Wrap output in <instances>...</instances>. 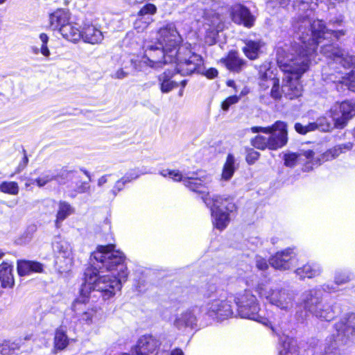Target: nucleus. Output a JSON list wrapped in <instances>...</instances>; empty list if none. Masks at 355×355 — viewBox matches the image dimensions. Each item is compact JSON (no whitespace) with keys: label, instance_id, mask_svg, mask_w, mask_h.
I'll return each instance as SVG.
<instances>
[{"label":"nucleus","instance_id":"f257e3e1","mask_svg":"<svg viewBox=\"0 0 355 355\" xmlns=\"http://www.w3.org/2000/svg\"><path fill=\"white\" fill-rule=\"evenodd\" d=\"M294 27L300 42L285 49L278 48L277 51V61L284 72L286 81L282 87V92L289 99L301 96L302 87L299 80L309 69L311 62L315 61L316 49L322 40L332 37L338 40L345 34L343 30H328L322 21H311L307 17L299 19Z\"/></svg>","mask_w":355,"mask_h":355},{"label":"nucleus","instance_id":"f03ea898","mask_svg":"<svg viewBox=\"0 0 355 355\" xmlns=\"http://www.w3.org/2000/svg\"><path fill=\"white\" fill-rule=\"evenodd\" d=\"M114 248L112 244L98 245L90 257L94 269L85 272V286H91L89 288L101 293L104 300H110L121 291L128 275L125 257Z\"/></svg>","mask_w":355,"mask_h":355},{"label":"nucleus","instance_id":"7ed1b4c3","mask_svg":"<svg viewBox=\"0 0 355 355\" xmlns=\"http://www.w3.org/2000/svg\"><path fill=\"white\" fill-rule=\"evenodd\" d=\"M321 53L326 57L333 59L345 69V71H338L326 75L324 77V80L334 83L338 92L347 88L355 92V57L349 55L343 49L331 44H323L321 46Z\"/></svg>","mask_w":355,"mask_h":355},{"label":"nucleus","instance_id":"20e7f679","mask_svg":"<svg viewBox=\"0 0 355 355\" xmlns=\"http://www.w3.org/2000/svg\"><path fill=\"white\" fill-rule=\"evenodd\" d=\"M335 332L325 340L324 355L340 354L341 347L355 343V314L351 313L334 325Z\"/></svg>","mask_w":355,"mask_h":355},{"label":"nucleus","instance_id":"39448f33","mask_svg":"<svg viewBox=\"0 0 355 355\" xmlns=\"http://www.w3.org/2000/svg\"><path fill=\"white\" fill-rule=\"evenodd\" d=\"M253 133L261 132L268 135V137L257 135L252 139V145L259 150H277L285 146L288 141L287 125L283 121H278L272 125L263 127H252Z\"/></svg>","mask_w":355,"mask_h":355},{"label":"nucleus","instance_id":"423d86ee","mask_svg":"<svg viewBox=\"0 0 355 355\" xmlns=\"http://www.w3.org/2000/svg\"><path fill=\"white\" fill-rule=\"evenodd\" d=\"M202 195L203 202L211 210L213 225L220 231L225 230L230 222V213L236 209L232 200L217 195L210 197L207 191Z\"/></svg>","mask_w":355,"mask_h":355},{"label":"nucleus","instance_id":"0eeeda50","mask_svg":"<svg viewBox=\"0 0 355 355\" xmlns=\"http://www.w3.org/2000/svg\"><path fill=\"white\" fill-rule=\"evenodd\" d=\"M256 291L261 297L282 310L288 311L293 307L295 296L290 291L264 284H258Z\"/></svg>","mask_w":355,"mask_h":355},{"label":"nucleus","instance_id":"6e6552de","mask_svg":"<svg viewBox=\"0 0 355 355\" xmlns=\"http://www.w3.org/2000/svg\"><path fill=\"white\" fill-rule=\"evenodd\" d=\"M159 173L163 177H169L174 181L182 182L183 184L191 191L200 194L207 193L208 184L211 182L209 175L198 173L182 174L176 170H163Z\"/></svg>","mask_w":355,"mask_h":355},{"label":"nucleus","instance_id":"1a4fd4ad","mask_svg":"<svg viewBox=\"0 0 355 355\" xmlns=\"http://www.w3.org/2000/svg\"><path fill=\"white\" fill-rule=\"evenodd\" d=\"M225 292L220 291L211 295L200 311L202 314L217 320H225L233 314L230 301Z\"/></svg>","mask_w":355,"mask_h":355},{"label":"nucleus","instance_id":"9d476101","mask_svg":"<svg viewBox=\"0 0 355 355\" xmlns=\"http://www.w3.org/2000/svg\"><path fill=\"white\" fill-rule=\"evenodd\" d=\"M239 315L243 318L257 321L267 325L268 320L259 315V305L257 297L250 291H244L238 293L234 298Z\"/></svg>","mask_w":355,"mask_h":355},{"label":"nucleus","instance_id":"9b49d317","mask_svg":"<svg viewBox=\"0 0 355 355\" xmlns=\"http://www.w3.org/2000/svg\"><path fill=\"white\" fill-rule=\"evenodd\" d=\"M176 71L182 75H189L198 70L202 64V58L191 49V45L186 44L178 50L176 56Z\"/></svg>","mask_w":355,"mask_h":355},{"label":"nucleus","instance_id":"f8f14e48","mask_svg":"<svg viewBox=\"0 0 355 355\" xmlns=\"http://www.w3.org/2000/svg\"><path fill=\"white\" fill-rule=\"evenodd\" d=\"M74 317L83 324L91 325L98 319L100 307L89 304L88 297L80 296L71 305Z\"/></svg>","mask_w":355,"mask_h":355},{"label":"nucleus","instance_id":"ddd939ff","mask_svg":"<svg viewBox=\"0 0 355 355\" xmlns=\"http://www.w3.org/2000/svg\"><path fill=\"white\" fill-rule=\"evenodd\" d=\"M159 45L164 46L165 51L174 57L178 55L179 46L182 42V38L179 33L175 24L168 22L164 24L158 31Z\"/></svg>","mask_w":355,"mask_h":355},{"label":"nucleus","instance_id":"4468645a","mask_svg":"<svg viewBox=\"0 0 355 355\" xmlns=\"http://www.w3.org/2000/svg\"><path fill=\"white\" fill-rule=\"evenodd\" d=\"M171 54L168 51H165L164 46H147L145 51V56L140 63H144L152 68H161L167 63H173L176 62V56L173 58L169 56Z\"/></svg>","mask_w":355,"mask_h":355},{"label":"nucleus","instance_id":"2eb2a0df","mask_svg":"<svg viewBox=\"0 0 355 355\" xmlns=\"http://www.w3.org/2000/svg\"><path fill=\"white\" fill-rule=\"evenodd\" d=\"M53 249L55 253V264L60 272L69 271L73 263L72 248L67 241L58 238L53 243Z\"/></svg>","mask_w":355,"mask_h":355},{"label":"nucleus","instance_id":"dca6fc26","mask_svg":"<svg viewBox=\"0 0 355 355\" xmlns=\"http://www.w3.org/2000/svg\"><path fill=\"white\" fill-rule=\"evenodd\" d=\"M295 252L291 248L277 252L269 259L272 267L279 270H286L292 268L295 260Z\"/></svg>","mask_w":355,"mask_h":355},{"label":"nucleus","instance_id":"f3484780","mask_svg":"<svg viewBox=\"0 0 355 355\" xmlns=\"http://www.w3.org/2000/svg\"><path fill=\"white\" fill-rule=\"evenodd\" d=\"M322 302V293L315 288L304 291L300 297L301 306L311 314L313 313Z\"/></svg>","mask_w":355,"mask_h":355},{"label":"nucleus","instance_id":"a211bd4d","mask_svg":"<svg viewBox=\"0 0 355 355\" xmlns=\"http://www.w3.org/2000/svg\"><path fill=\"white\" fill-rule=\"evenodd\" d=\"M230 12L232 19L235 23L243 24L248 28L254 25L255 18L246 7L236 4L231 8Z\"/></svg>","mask_w":355,"mask_h":355},{"label":"nucleus","instance_id":"6ab92c4d","mask_svg":"<svg viewBox=\"0 0 355 355\" xmlns=\"http://www.w3.org/2000/svg\"><path fill=\"white\" fill-rule=\"evenodd\" d=\"M160 345L159 340L152 336H143L137 341L132 354L134 355H148L156 351Z\"/></svg>","mask_w":355,"mask_h":355},{"label":"nucleus","instance_id":"aec40b11","mask_svg":"<svg viewBox=\"0 0 355 355\" xmlns=\"http://www.w3.org/2000/svg\"><path fill=\"white\" fill-rule=\"evenodd\" d=\"M157 11L154 4L148 3L141 8L137 15V18L134 23V26L138 32L144 31L153 21L152 15Z\"/></svg>","mask_w":355,"mask_h":355},{"label":"nucleus","instance_id":"412c9836","mask_svg":"<svg viewBox=\"0 0 355 355\" xmlns=\"http://www.w3.org/2000/svg\"><path fill=\"white\" fill-rule=\"evenodd\" d=\"M205 26H208L207 30L209 31V35L206 38V42L210 45L215 43L216 36L221 29L222 19L220 16L216 12L206 14Z\"/></svg>","mask_w":355,"mask_h":355},{"label":"nucleus","instance_id":"4be33fe9","mask_svg":"<svg viewBox=\"0 0 355 355\" xmlns=\"http://www.w3.org/2000/svg\"><path fill=\"white\" fill-rule=\"evenodd\" d=\"M196 311H197V309H188L177 314L173 320V325L178 329L193 328L197 323Z\"/></svg>","mask_w":355,"mask_h":355},{"label":"nucleus","instance_id":"5701e85b","mask_svg":"<svg viewBox=\"0 0 355 355\" xmlns=\"http://www.w3.org/2000/svg\"><path fill=\"white\" fill-rule=\"evenodd\" d=\"M104 39L103 32L92 24H85L82 28L81 40L90 44H101Z\"/></svg>","mask_w":355,"mask_h":355},{"label":"nucleus","instance_id":"b1692460","mask_svg":"<svg viewBox=\"0 0 355 355\" xmlns=\"http://www.w3.org/2000/svg\"><path fill=\"white\" fill-rule=\"evenodd\" d=\"M70 20L69 13L64 9H58L49 15V24L53 30L61 31Z\"/></svg>","mask_w":355,"mask_h":355},{"label":"nucleus","instance_id":"393cba45","mask_svg":"<svg viewBox=\"0 0 355 355\" xmlns=\"http://www.w3.org/2000/svg\"><path fill=\"white\" fill-rule=\"evenodd\" d=\"M322 267L317 263H307L302 267L298 268L295 270L296 275L299 276L300 279L304 278H313L319 276L322 272Z\"/></svg>","mask_w":355,"mask_h":355},{"label":"nucleus","instance_id":"a878e982","mask_svg":"<svg viewBox=\"0 0 355 355\" xmlns=\"http://www.w3.org/2000/svg\"><path fill=\"white\" fill-rule=\"evenodd\" d=\"M75 213V208L68 202L60 200L58 204V209L55 220V226L61 227L62 223L69 216Z\"/></svg>","mask_w":355,"mask_h":355},{"label":"nucleus","instance_id":"bb28decb","mask_svg":"<svg viewBox=\"0 0 355 355\" xmlns=\"http://www.w3.org/2000/svg\"><path fill=\"white\" fill-rule=\"evenodd\" d=\"M43 265L40 262L19 261L17 263V272L20 276L28 275L31 272H42Z\"/></svg>","mask_w":355,"mask_h":355},{"label":"nucleus","instance_id":"cd10ccee","mask_svg":"<svg viewBox=\"0 0 355 355\" xmlns=\"http://www.w3.org/2000/svg\"><path fill=\"white\" fill-rule=\"evenodd\" d=\"M23 345L21 339L0 340V354L2 355H14Z\"/></svg>","mask_w":355,"mask_h":355},{"label":"nucleus","instance_id":"c85d7f7f","mask_svg":"<svg viewBox=\"0 0 355 355\" xmlns=\"http://www.w3.org/2000/svg\"><path fill=\"white\" fill-rule=\"evenodd\" d=\"M81 32L76 24L69 22L60 33L66 40L76 43L81 40Z\"/></svg>","mask_w":355,"mask_h":355},{"label":"nucleus","instance_id":"c756f323","mask_svg":"<svg viewBox=\"0 0 355 355\" xmlns=\"http://www.w3.org/2000/svg\"><path fill=\"white\" fill-rule=\"evenodd\" d=\"M0 281L3 288H12L14 285L12 266L7 262L0 265Z\"/></svg>","mask_w":355,"mask_h":355},{"label":"nucleus","instance_id":"7c9ffc66","mask_svg":"<svg viewBox=\"0 0 355 355\" xmlns=\"http://www.w3.org/2000/svg\"><path fill=\"white\" fill-rule=\"evenodd\" d=\"M175 71H176L175 69L172 70L167 69L159 75L158 79L160 83V89L163 93H168L178 86L177 82L171 80Z\"/></svg>","mask_w":355,"mask_h":355},{"label":"nucleus","instance_id":"2f4dec72","mask_svg":"<svg viewBox=\"0 0 355 355\" xmlns=\"http://www.w3.org/2000/svg\"><path fill=\"white\" fill-rule=\"evenodd\" d=\"M312 315L321 320L331 321L335 318L336 312L331 304L321 302Z\"/></svg>","mask_w":355,"mask_h":355},{"label":"nucleus","instance_id":"473e14b6","mask_svg":"<svg viewBox=\"0 0 355 355\" xmlns=\"http://www.w3.org/2000/svg\"><path fill=\"white\" fill-rule=\"evenodd\" d=\"M226 67L233 71H239L245 64L244 61L239 57V54L236 51H230L228 55L221 60Z\"/></svg>","mask_w":355,"mask_h":355},{"label":"nucleus","instance_id":"72a5a7b5","mask_svg":"<svg viewBox=\"0 0 355 355\" xmlns=\"http://www.w3.org/2000/svg\"><path fill=\"white\" fill-rule=\"evenodd\" d=\"M238 167L239 164L236 162L234 156L232 154H228L225 163L223 166L221 179L225 181L230 180Z\"/></svg>","mask_w":355,"mask_h":355},{"label":"nucleus","instance_id":"f704fd0d","mask_svg":"<svg viewBox=\"0 0 355 355\" xmlns=\"http://www.w3.org/2000/svg\"><path fill=\"white\" fill-rule=\"evenodd\" d=\"M245 46L243 48L245 55L250 60L256 59L263 43L261 40H246Z\"/></svg>","mask_w":355,"mask_h":355},{"label":"nucleus","instance_id":"c9c22d12","mask_svg":"<svg viewBox=\"0 0 355 355\" xmlns=\"http://www.w3.org/2000/svg\"><path fill=\"white\" fill-rule=\"evenodd\" d=\"M148 173V172H142L141 173L135 171H132L129 173H127L122 178L117 180L115 182V184L112 189V193L114 195V196H116L117 193L121 191L123 187H125V184L130 182L133 180H135L138 178L141 174H146Z\"/></svg>","mask_w":355,"mask_h":355},{"label":"nucleus","instance_id":"e433bc0d","mask_svg":"<svg viewBox=\"0 0 355 355\" xmlns=\"http://www.w3.org/2000/svg\"><path fill=\"white\" fill-rule=\"evenodd\" d=\"M337 106V103L334 104L327 114L331 118L333 122H334L335 128L342 129L347 125L345 117L344 114H343V109L340 110L338 108H336Z\"/></svg>","mask_w":355,"mask_h":355},{"label":"nucleus","instance_id":"4c0bfd02","mask_svg":"<svg viewBox=\"0 0 355 355\" xmlns=\"http://www.w3.org/2000/svg\"><path fill=\"white\" fill-rule=\"evenodd\" d=\"M69 345V338L66 334V329L60 326L55 330L54 336V348L58 350L65 349Z\"/></svg>","mask_w":355,"mask_h":355},{"label":"nucleus","instance_id":"58836bf2","mask_svg":"<svg viewBox=\"0 0 355 355\" xmlns=\"http://www.w3.org/2000/svg\"><path fill=\"white\" fill-rule=\"evenodd\" d=\"M352 148V144L348 142L345 144H340L334 146V148L327 150L323 155V159L325 161H328L331 159H334L339 156L341 153H345L346 151L350 150Z\"/></svg>","mask_w":355,"mask_h":355},{"label":"nucleus","instance_id":"ea45409f","mask_svg":"<svg viewBox=\"0 0 355 355\" xmlns=\"http://www.w3.org/2000/svg\"><path fill=\"white\" fill-rule=\"evenodd\" d=\"M336 108L343 109V114H344L346 123L355 116V101L347 100L341 103L337 102Z\"/></svg>","mask_w":355,"mask_h":355},{"label":"nucleus","instance_id":"a19ab883","mask_svg":"<svg viewBox=\"0 0 355 355\" xmlns=\"http://www.w3.org/2000/svg\"><path fill=\"white\" fill-rule=\"evenodd\" d=\"M259 82L268 81V83L275 84L278 82V78L275 77L272 70L267 65L263 64L259 69Z\"/></svg>","mask_w":355,"mask_h":355},{"label":"nucleus","instance_id":"79ce46f5","mask_svg":"<svg viewBox=\"0 0 355 355\" xmlns=\"http://www.w3.org/2000/svg\"><path fill=\"white\" fill-rule=\"evenodd\" d=\"M314 130H319L322 132H329L334 128V122L332 123L326 116H320L315 122H312Z\"/></svg>","mask_w":355,"mask_h":355},{"label":"nucleus","instance_id":"37998d69","mask_svg":"<svg viewBox=\"0 0 355 355\" xmlns=\"http://www.w3.org/2000/svg\"><path fill=\"white\" fill-rule=\"evenodd\" d=\"M282 348L279 355H293L297 352L295 341L288 337L282 341Z\"/></svg>","mask_w":355,"mask_h":355},{"label":"nucleus","instance_id":"c03bdc74","mask_svg":"<svg viewBox=\"0 0 355 355\" xmlns=\"http://www.w3.org/2000/svg\"><path fill=\"white\" fill-rule=\"evenodd\" d=\"M0 191L10 195H17L19 191L18 184L15 182H3L0 184Z\"/></svg>","mask_w":355,"mask_h":355},{"label":"nucleus","instance_id":"a18cd8bd","mask_svg":"<svg viewBox=\"0 0 355 355\" xmlns=\"http://www.w3.org/2000/svg\"><path fill=\"white\" fill-rule=\"evenodd\" d=\"M90 186L89 184V182H81L80 183H77L76 189L72 191L69 196L72 198H74L78 193H84L88 192Z\"/></svg>","mask_w":355,"mask_h":355},{"label":"nucleus","instance_id":"49530a36","mask_svg":"<svg viewBox=\"0 0 355 355\" xmlns=\"http://www.w3.org/2000/svg\"><path fill=\"white\" fill-rule=\"evenodd\" d=\"M55 177L50 173L44 174L42 176L32 180L33 184H37L39 187L45 186L47 183L52 181Z\"/></svg>","mask_w":355,"mask_h":355},{"label":"nucleus","instance_id":"de8ad7c7","mask_svg":"<svg viewBox=\"0 0 355 355\" xmlns=\"http://www.w3.org/2000/svg\"><path fill=\"white\" fill-rule=\"evenodd\" d=\"M295 130L297 132L301 135H306L308 132L314 131V126L312 123H309V124L304 125L300 123H296L295 124Z\"/></svg>","mask_w":355,"mask_h":355},{"label":"nucleus","instance_id":"09e8293b","mask_svg":"<svg viewBox=\"0 0 355 355\" xmlns=\"http://www.w3.org/2000/svg\"><path fill=\"white\" fill-rule=\"evenodd\" d=\"M298 155L294 153L285 154L284 155V164L286 166L289 167L294 166L297 161Z\"/></svg>","mask_w":355,"mask_h":355},{"label":"nucleus","instance_id":"8fccbe9b","mask_svg":"<svg viewBox=\"0 0 355 355\" xmlns=\"http://www.w3.org/2000/svg\"><path fill=\"white\" fill-rule=\"evenodd\" d=\"M239 100V97L234 95L227 98L221 105V107L224 111H227L232 105L236 103Z\"/></svg>","mask_w":355,"mask_h":355},{"label":"nucleus","instance_id":"3c124183","mask_svg":"<svg viewBox=\"0 0 355 355\" xmlns=\"http://www.w3.org/2000/svg\"><path fill=\"white\" fill-rule=\"evenodd\" d=\"M259 153L250 149L248 150L245 159L249 164H253L259 157Z\"/></svg>","mask_w":355,"mask_h":355},{"label":"nucleus","instance_id":"603ef678","mask_svg":"<svg viewBox=\"0 0 355 355\" xmlns=\"http://www.w3.org/2000/svg\"><path fill=\"white\" fill-rule=\"evenodd\" d=\"M256 267L260 270H266L268 268V263L266 259L257 256L255 258Z\"/></svg>","mask_w":355,"mask_h":355},{"label":"nucleus","instance_id":"864d4df0","mask_svg":"<svg viewBox=\"0 0 355 355\" xmlns=\"http://www.w3.org/2000/svg\"><path fill=\"white\" fill-rule=\"evenodd\" d=\"M282 93V89H279V81L277 82V83L272 84V89L270 91V96L272 98H273L275 100L280 99Z\"/></svg>","mask_w":355,"mask_h":355},{"label":"nucleus","instance_id":"5fc2aeb1","mask_svg":"<svg viewBox=\"0 0 355 355\" xmlns=\"http://www.w3.org/2000/svg\"><path fill=\"white\" fill-rule=\"evenodd\" d=\"M349 281V277L345 272H337L335 276L336 284L340 285Z\"/></svg>","mask_w":355,"mask_h":355},{"label":"nucleus","instance_id":"6e6d98bb","mask_svg":"<svg viewBox=\"0 0 355 355\" xmlns=\"http://www.w3.org/2000/svg\"><path fill=\"white\" fill-rule=\"evenodd\" d=\"M128 74V71H126L123 68H121L112 74V78L115 79H123L126 78Z\"/></svg>","mask_w":355,"mask_h":355},{"label":"nucleus","instance_id":"4d7b16f0","mask_svg":"<svg viewBox=\"0 0 355 355\" xmlns=\"http://www.w3.org/2000/svg\"><path fill=\"white\" fill-rule=\"evenodd\" d=\"M300 155L305 157L306 159L310 161L311 162H318V160L314 161V152L311 150H301Z\"/></svg>","mask_w":355,"mask_h":355},{"label":"nucleus","instance_id":"13d9d810","mask_svg":"<svg viewBox=\"0 0 355 355\" xmlns=\"http://www.w3.org/2000/svg\"><path fill=\"white\" fill-rule=\"evenodd\" d=\"M28 162V158L26 156V153H24V155L22 158V160L19 164L15 173H18L21 172V171H23L27 166Z\"/></svg>","mask_w":355,"mask_h":355},{"label":"nucleus","instance_id":"bf43d9fd","mask_svg":"<svg viewBox=\"0 0 355 355\" xmlns=\"http://www.w3.org/2000/svg\"><path fill=\"white\" fill-rule=\"evenodd\" d=\"M40 53L42 54L46 58H48L50 56L51 52L49 49L47 44L42 43L40 47Z\"/></svg>","mask_w":355,"mask_h":355},{"label":"nucleus","instance_id":"052dcab7","mask_svg":"<svg viewBox=\"0 0 355 355\" xmlns=\"http://www.w3.org/2000/svg\"><path fill=\"white\" fill-rule=\"evenodd\" d=\"M218 75V71L214 68L208 69L206 72V76L209 78H214Z\"/></svg>","mask_w":355,"mask_h":355},{"label":"nucleus","instance_id":"680f3d73","mask_svg":"<svg viewBox=\"0 0 355 355\" xmlns=\"http://www.w3.org/2000/svg\"><path fill=\"white\" fill-rule=\"evenodd\" d=\"M110 176V175H103L101 176L98 180V187H101L103 186L104 184H105L107 182V178Z\"/></svg>","mask_w":355,"mask_h":355},{"label":"nucleus","instance_id":"e2e57ef3","mask_svg":"<svg viewBox=\"0 0 355 355\" xmlns=\"http://www.w3.org/2000/svg\"><path fill=\"white\" fill-rule=\"evenodd\" d=\"M40 39L42 42V43L48 44L49 42V37L46 33H41L40 35Z\"/></svg>","mask_w":355,"mask_h":355},{"label":"nucleus","instance_id":"0e129e2a","mask_svg":"<svg viewBox=\"0 0 355 355\" xmlns=\"http://www.w3.org/2000/svg\"><path fill=\"white\" fill-rule=\"evenodd\" d=\"M259 85L263 89H266L270 86H272V84L268 83V81H263L259 82Z\"/></svg>","mask_w":355,"mask_h":355},{"label":"nucleus","instance_id":"69168bd1","mask_svg":"<svg viewBox=\"0 0 355 355\" xmlns=\"http://www.w3.org/2000/svg\"><path fill=\"white\" fill-rule=\"evenodd\" d=\"M171 355H184V353L181 349L176 348L171 352Z\"/></svg>","mask_w":355,"mask_h":355},{"label":"nucleus","instance_id":"338daca9","mask_svg":"<svg viewBox=\"0 0 355 355\" xmlns=\"http://www.w3.org/2000/svg\"><path fill=\"white\" fill-rule=\"evenodd\" d=\"M62 175H65L67 178H73V173L72 171H63Z\"/></svg>","mask_w":355,"mask_h":355},{"label":"nucleus","instance_id":"774afa93","mask_svg":"<svg viewBox=\"0 0 355 355\" xmlns=\"http://www.w3.org/2000/svg\"><path fill=\"white\" fill-rule=\"evenodd\" d=\"M33 53L35 55H37L39 53H40V49L37 47H33L32 48Z\"/></svg>","mask_w":355,"mask_h":355}]
</instances>
